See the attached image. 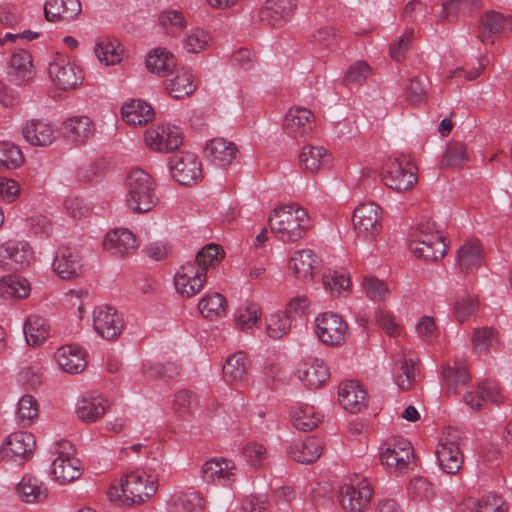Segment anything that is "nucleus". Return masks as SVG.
I'll use <instances>...</instances> for the list:
<instances>
[{"mask_svg":"<svg viewBox=\"0 0 512 512\" xmlns=\"http://www.w3.org/2000/svg\"><path fill=\"white\" fill-rule=\"evenodd\" d=\"M268 222L272 233L286 243L300 240L310 229L307 210L296 203L274 208Z\"/></svg>","mask_w":512,"mask_h":512,"instance_id":"obj_1","label":"nucleus"},{"mask_svg":"<svg viewBox=\"0 0 512 512\" xmlns=\"http://www.w3.org/2000/svg\"><path fill=\"white\" fill-rule=\"evenodd\" d=\"M126 204L134 213L151 211L158 203L155 182L145 170L136 168L126 177Z\"/></svg>","mask_w":512,"mask_h":512,"instance_id":"obj_2","label":"nucleus"},{"mask_svg":"<svg viewBox=\"0 0 512 512\" xmlns=\"http://www.w3.org/2000/svg\"><path fill=\"white\" fill-rule=\"evenodd\" d=\"M122 502L127 506L149 500L157 491V480L145 472L134 471L121 480Z\"/></svg>","mask_w":512,"mask_h":512,"instance_id":"obj_3","label":"nucleus"},{"mask_svg":"<svg viewBox=\"0 0 512 512\" xmlns=\"http://www.w3.org/2000/svg\"><path fill=\"white\" fill-rule=\"evenodd\" d=\"M461 440L462 433L450 427L437 446L436 456L439 466L449 475L457 474L462 468L464 456L460 448Z\"/></svg>","mask_w":512,"mask_h":512,"instance_id":"obj_4","label":"nucleus"},{"mask_svg":"<svg viewBox=\"0 0 512 512\" xmlns=\"http://www.w3.org/2000/svg\"><path fill=\"white\" fill-rule=\"evenodd\" d=\"M315 332L318 339L329 347H339L349 337L348 324L333 312H324L315 319Z\"/></svg>","mask_w":512,"mask_h":512,"instance_id":"obj_5","label":"nucleus"},{"mask_svg":"<svg viewBox=\"0 0 512 512\" xmlns=\"http://www.w3.org/2000/svg\"><path fill=\"white\" fill-rule=\"evenodd\" d=\"M417 168L409 161L390 159L382 174L384 184L397 192L412 189L417 183Z\"/></svg>","mask_w":512,"mask_h":512,"instance_id":"obj_6","label":"nucleus"},{"mask_svg":"<svg viewBox=\"0 0 512 512\" xmlns=\"http://www.w3.org/2000/svg\"><path fill=\"white\" fill-rule=\"evenodd\" d=\"M169 167L175 181L182 186H192L202 179V167L196 154L176 152L170 157Z\"/></svg>","mask_w":512,"mask_h":512,"instance_id":"obj_7","label":"nucleus"},{"mask_svg":"<svg viewBox=\"0 0 512 512\" xmlns=\"http://www.w3.org/2000/svg\"><path fill=\"white\" fill-rule=\"evenodd\" d=\"M380 459L387 468H393L402 473L413 462L414 450L407 439L396 437L383 444Z\"/></svg>","mask_w":512,"mask_h":512,"instance_id":"obj_8","label":"nucleus"},{"mask_svg":"<svg viewBox=\"0 0 512 512\" xmlns=\"http://www.w3.org/2000/svg\"><path fill=\"white\" fill-rule=\"evenodd\" d=\"M206 281L205 268H201L199 264L192 261L183 264L174 277L177 292L188 298L198 294L203 289Z\"/></svg>","mask_w":512,"mask_h":512,"instance_id":"obj_9","label":"nucleus"},{"mask_svg":"<svg viewBox=\"0 0 512 512\" xmlns=\"http://www.w3.org/2000/svg\"><path fill=\"white\" fill-rule=\"evenodd\" d=\"M48 72L51 80L62 90L75 88L83 80L81 69L63 54H56Z\"/></svg>","mask_w":512,"mask_h":512,"instance_id":"obj_10","label":"nucleus"},{"mask_svg":"<svg viewBox=\"0 0 512 512\" xmlns=\"http://www.w3.org/2000/svg\"><path fill=\"white\" fill-rule=\"evenodd\" d=\"M94 330L106 340L118 338L124 328L122 316L110 305H101L93 312Z\"/></svg>","mask_w":512,"mask_h":512,"instance_id":"obj_11","label":"nucleus"},{"mask_svg":"<svg viewBox=\"0 0 512 512\" xmlns=\"http://www.w3.org/2000/svg\"><path fill=\"white\" fill-rule=\"evenodd\" d=\"M372 488L367 479H357V482L344 484L339 490V502L343 509L349 512H361L370 502Z\"/></svg>","mask_w":512,"mask_h":512,"instance_id":"obj_12","label":"nucleus"},{"mask_svg":"<svg viewBox=\"0 0 512 512\" xmlns=\"http://www.w3.org/2000/svg\"><path fill=\"white\" fill-rule=\"evenodd\" d=\"M380 207L373 203L357 206L353 214V224L359 235L365 239L374 238L382 229Z\"/></svg>","mask_w":512,"mask_h":512,"instance_id":"obj_13","label":"nucleus"},{"mask_svg":"<svg viewBox=\"0 0 512 512\" xmlns=\"http://www.w3.org/2000/svg\"><path fill=\"white\" fill-rule=\"evenodd\" d=\"M145 143L154 151L169 152L176 150L183 143L180 129L172 125H161L145 132Z\"/></svg>","mask_w":512,"mask_h":512,"instance_id":"obj_14","label":"nucleus"},{"mask_svg":"<svg viewBox=\"0 0 512 512\" xmlns=\"http://www.w3.org/2000/svg\"><path fill=\"white\" fill-rule=\"evenodd\" d=\"M297 0H267L259 12L260 21L271 27H281L294 14Z\"/></svg>","mask_w":512,"mask_h":512,"instance_id":"obj_15","label":"nucleus"},{"mask_svg":"<svg viewBox=\"0 0 512 512\" xmlns=\"http://www.w3.org/2000/svg\"><path fill=\"white\" fill-rule=\"evenodd\" d=\"M34 448L35 439L31 433L16 432L7 437L0 450L3 458L24 461L33 453Z\"/></svg>","mask_w":512,"mask_h":512,"instance_id":"obj_16","label":"nucleus"},{"mask_svg":"<svg viewBox=\"0 0 512 512\" xmlns=\"http://www.w3.org/2000/svg\"><path fill=\"white\" fill-rule=\"evenodd\" d=\"M470 374L464 360H454L442 366V385L444 393L455 395L459 389L465 387L470 381Z\"/></svg>","mask_w":512,"mask_h":512,"instance_id":"obj_17","label":"nucleus"},{"mask_svg":"<svg viewBox=\"0 0 512 512\" xmlns=\"http://www.w3.org/2000/svg\"><path fill=\"white\" fill-rule=\"evenodd\" d=\"M53 270L61 279L76 278L83 271L82 257L70 247L61 246L54 258Z\"/></svg>","mask_w":512,"mask_h":512,"instance_id":"obj_18","label":"nucleus"},{"mask_svg":"<svg viewBox=\"0 0 512 512\" xmlns=\"http://www.w3.org/2000/svg\"><path fill=\"white\" fill-rule=\"evenodd\" d=\"M33 258L30 245L26 242L8 240L0 245V267L15 264V269L26 267Z\"/></svg>","mask_w":512,"mask_h":512,"instance_id":"obj_19","label":"nucleus"},{"mask_svg":"<svg viewBox=\"0 0 512 512\" xmlns=\"http://www.w3.org/2000/svg\"><path fill=\"white\" fill-rule=\"evenodd\" d=\"M314 114L306 108H291L286 114L284 129L293 138L307 137L313 129Z\"/></svg>","mask_w":512,"mask_h":512,"instance_id":"obj_20","label":"nucleus"},{"mask_svg":"<svg viewBox=\"0 0 512 512\" xmlns=\"http://www.w3.org/2000/svg\"><path fill=\"white\" fill-rule=\"evenodd\" d=\"M103 246L112 255L125 256L137 249L138 242L129 229L117 228L107 233Z\"/></svg>","mask_w":512,"mask_h":512,"instance_id":"obj_21","label":"nucleus"},{"mask_svg":"<svg viewBox=\"0 0 512 512\" xmlns=\"http://www.w3.org/2000/svg\"><path fill=\"white\" fill-rule=\"evenodd\" d=\"M61 131L66 140L75 145H82L92 138L95 127L89 117L75 116L63 122Z\"/></svg>","mask_w":512,"mask_h":512,"instance_id":"obj_22","label":"nucleus"},{"mask_svg":"<svg viewBox=\"0 0 512 512\" xmlns=\"http://www.w3.org/2000/svg\"><path fill=\"white\" fill-rule=\"evenodd\" d=\"M505 30H512V17H505L496 11H488L481 18L478 38L485 43H494V37Z\"/></svg>","mask_w":512,"mask_h":512,"instance_id":"obj_23","label":"nucleus"},{"mask_svg":"<svg viewBox=\"0 0 512 512\" xmlns=\"http://www.w3.org/2000/svg\"><path fill=\"white\" fill-rule=\"evenodd\" d=\"M338 397L343 408L351 413H358L366 406L367 393L355 380L341 384Z\"/></svg>","mask_w":512,"mask_h":512,"instance_id":"obj_24","label":"nucleus"},{"mask_svg":"<svg viewBox=\"0 0 512 512\" xmlns=\"http://www.w3.org/2000/svg\"><path fill=\"white\" fill-rule=\"evenodd\" d=\"M80 12L79 0H48L44 6L45 18L50 22L71 21Z\"/></svg>","mask_w":512,"mask_h":512,"instance_id":"obj_25","label":"nucleus"},{"mask_svg":"<svg viewBox=\"0 0 512 512\" xmlns=\"http://www.w3.org/2000/svg\"><path fill=\"white\" fill-rule=\"evenodd\" d=\"M234 467L229 466L226 459H211L206 461L201 469L202 479L207 483L229 485L235 481Z\"/></svg>","mask_w":512,"mask_h":512,"instance_id":"obj_26","label":"nucleus"},{"mask_svg":"<svg viewBox=\"0 0 512 512\" xmlns=\"http://www.w3.org/2000/svg\"><path fill=\"white\" fill-rule=\"evenodd\" d=\"M55 359L59 366L70 374L82 372L87 365L85 353L75 345H65L59 348L55 353Z\"/></svg>","mask_w":512,"mask_h":512,"instance_id":"obj_27","label":"nucleus"},{"mask_svg":"<svg viewBox=\"0 0 512 512\" xmlns=\"http://www.w3.org/2000/svg\"><path fill=\"white\" fill-rule=\"evenodd\" d=\"M205 152L213 163L226 167L232 163L238 149L233 142H228L224 138H214L207 143Z\"/></svg>","mask_w":512,"mask_h":512,"instance_id":"obj_28","label":"nucleus"},{"mask_svg":"<svg viewBox=\"0 0 512 512\" xmlns=\"http://www.w3.org/2000/svg\"><path fill=\"white\" fill-rule=\"evenodd\" d=\"M16 493L25 503H38L47 498L46 485L33 475H24L16 486Z\"/></svg>","mask_w":512,"mask_h":512,"instance_id":"obj_29","label":"nucleus"},{"mask_svg":"<svg viewBox=\"0 0 512 512\" xmlns=\"http://www.w3.org/2000/svg\"><path fill=\"white\" fill-rule=\"evenodd\" d=\"M22 133L26 141L33 146H47L56 139L53 127L41 120L27 122Z\"/></svg>","mask_w":512,"mask_h":512,"instance_id":"obj_30","label":"nucleus"},{"mask_svg":"<svg viewBox=\"0 0 512 512\" xmlns=\"http://www.w3.org/2000/svg\"><path fill=\"white\" fill-rule=\"evenodd\" d=\"M9 67L10 74L19 82L28 83L36 76L32 56L25 49H18L12 53Z\"/></svg>","mask_w":512,"mask_h":512,"instance_id":"obj_31","label":"nucleus"},{"mask_svg":"<svg viewBox=\"0 0 512 512\" xmlns=\"http://www.w3.org/2000/svg\"><path fill=\"white\" fill-rule=\"evenodd\" d=\"M322 450V442L318 438L307 437L305 440L291 445L288 453L293 460L310 464L319 459Z\"/></svg>","mask_w":512,"mask_h":512,"instance_id":"obj_32","label":"nucleus"},{"mask_svg":"<svg viewBox=\"0 0 512 512\" xmlns=\"http://www.w3.org/2000/svg\"><path fill=\"white\" fill-rule=\"evenodd\" d=\"M123 120L131 126H143L154 117L153 108L141 100H131L121 109Z\"/></svg>","mask_w":512,"mask_h":512,"instance_id":"obj_33","label":"nucleus"},{"mask_svg":"<svg viewBox=\"0 0 512 512\" xmlns=\"http://www.w3.org/2000/svg\"><path fill=\"white\" fill-rule=\"evenodd\" d=\"M299 158L301 167L310 173H315L331 163V154L320 146H304Z\"/></svg>","mask_w":512,"mask_h":512,"instance_id":"obj_34","label":"nucleus"},{"mask_svg":"<svg viewBox=\"0 0 512 512\" xmlns=\"http://www.w3.org/2000/svg\"><path fill=\"white\" fill-rule=\"evenodd\" d=\"M298 373L299 379L311 390L322 387L330 377L328 367L319 359H315L309 365L304 364L303 368L298 370Z\"/></svg>","mask_w":512,"mask_h":512,"instance_id":"obj_35","label":"nucleus"},{"mask_svg":"<svg viewBox=\"0 0 512 512\" xmlns=\"http://www.w3.org/2000/svg\"><path fill=\"white\" fill-rule=\"evenodd\" d=\"M107 400L97 397H84L76 407V413L79 419L85 423H92L101 418L107 411Z\"/></svg>","mask_w":512,"mask_h":512,"instance_id":"obj_36","label":"nucleus"},{"mask_svg":"<svg viewBox=\"0 0 512 512\" xmlns=\"http://www.w3.org/2000/svg\"><path fill=\"white\" fill-rule=\"evenodd\" d=\"M31 291L27 279L18 275H7L0 279V298L5 300L26 298Z\"/></svg>","mask_w":512,"mask_h":512,"instance_id":"obj_37","label":"nucleus"},{"mask_svg":"<svg viewBox=\"0 0 512 512\" xmlns=\"http://www.w3.org/2000/svg\"><path fill=\"white\" fill-rule=\"evenodd\" d=\"M250 364L248 356L242 351L230 355L223 366L225 380L229 383L244 380L250 368Z\"/></svg>","mask_w":512,"mask_h":512,"instance_id":"obj_38","label":"nucleus"},{"mask_svg":"<svg viewBox=\"0 0 512 512\" xmlns=\"http://www.w3.org/2000/svg\"><path fill=\"white\" fill-rule=\"evenodd\" d=\"M317 263L316 254L310 249L295 251L290 259V268L295 276L301 280L313 278L315 264Z\"/></svg>","mask_w":512,"mask_h":512,"instance_id":"obj_39","label":"nucleus"},{"mask_svg":"<svg viewBox=\"0 0 512 512\" xmlns=\"http://www.w3.org/2000/svg\"><path fill=\"white\" fill-rule=\"evenodd\" d=\"M52 474L61 484L70 483L81 476V462L76 457L56 458L52 463Z\"/></svg>","mask_w":512,"mask_h":512,"instance_id":"obj_40","label":"nucleus"},{"mask_svg":"<svg viewBox=\"0 0 512 512\" xmlns=\"http://www.w3.org/2000/svg\"><path fill=\"white\" fill-rule=\"evenodd\" d=\"M457 261L463 272H469L481 266L483 254L478 241L465 242L457 252Z\"/></svg>","mask_w":512,"mask_h":512,"instance_id":"obj_41","label":"nucleus"},{"mask_svg":"<svg viewBox=\"0 0 512 512\" xmlns=\"http://www.w3.org/2000/svg\"><path fill=\"white\" fill-rule=\"evenodd\" d=\"M165 89L175 99H183L192 95L196 89L194 76L188 71L178 72L174 78L164 82Z\"/></svg>","mask_w":512,"mask_h":512,"instance_id":"obj_42","label":"nucleus"},{"mask_svg":"<svg viewBox=\"0 0 512 512\" xmlns=\"http://www.w3.org/2000/svg\"><path fill=\"white\" fill-rule=\"evenodd\" d=\"M394 381L399 389L408 391L412 389L416 381V368L412 359H407L405 355H401L395 360L394 368Z\"/></svg>","mask_w":512,"mask_h":512,"instance_id":"obj_43","label":"nucleus"},{"mask_svg":"<svg viewBox=\"0 0 512 512\" xmlns=\"http://www.w3.org/2000/svg\"><path fill=\"white\" fill-rule=\"evenodd\" d=\"M171 512H203L204 500L197 492H176L169 502Z\"/></svg>","mask_w":512,"mask_h":512,"instance_id":"obj_44","label":"nucleus"},{"mask_svg":"<svg viewBox=\"0 0 512 512\" xmlns=\"http://www.w3.org/2000/svg\"><path fill=\"white\" fill-rule=\"evenodd\" d=\"M176 66L174 56L161 48H155L146 58V67L159 76L165 77L171 73Z\"/></svg>","mask_w":512,"mask_h":512,"instance_id":"obj_45","label":"nucleus"},{"mask_svg":"<svg viewBox=\"0 0 512 512\" xmlns=\"http://www.w3.org/2000/svg\"><path fill=\"white\" fill-rule=\"evenodd\" d=\"M50 327L45 318L30 315L24 324L26 341L31 346L40 345L49 337Z\"/></svg>","mask_w":512,"mask_h":512,"instance_id":"obj_46","label":"nucleus"},{"mask_svg":"<svg viewBox=\"0 0 512 512\" xmlns=\"http://www.w3.org/2000/svg\"><path fill=\"white\" fill-rule=\"evenodd\" d=\"M469 160L467 145L464 142L452 140L445 149L441 160V168H460Z\"/></svg>","mask_w":512,"mask_h":512,"instance_id":"obj_47","label":"nucleus"},{"mask_svg":"<svg viewBox=\"0 0 512 512\" xmlns=\"http://www.w3.org/2000/svg\"><path fill=\"white\" fill-rule=\"evenodd\" d=\"M198 307L203 317L215 320L225 315L227 301L222 294L214 292L203 297Z\"/></svg>","mask_w":512,"mask_h":512,"instance_id":"obj_48","label":"nucleus"},{"mask_svg":"<svg viewBox=\"0 0 512 512\" xmlns=\"http://www.w3.org/2000/svg\"><path fill=\"white\" fill-rule=\"evenodd\" d=\"M436 237L437 241H444V237L441 235L440 231L436 229L435 222L430 219L423 220L410 233V248L425 243L432 244L431 242H434V238Z\"/></svg>","mask_w":512,"mask_h":512,"instance_id":"obj_49","label":"nucleus"},{"mask_svg":"<svg viewBox=\"0 0 512 512\" xmlns=\"http://www.w3.org/2000/svg\"><path fill=\"white\" fill-rule=\"evenodd\" d=\"M39 416V404L32 395H24L18 402L17 419L23 426H30Z\"/></svg>","mask_w":512,"mask_h":512,"instance_id":"obj_50","label":"nucleus"},{"mask_svg":"<svg viewBox=\"0 0 512 512\" xmlns=\"http://www.w3.org/2000/svg\"><path fill=\"white\" fill-rule=\"evenodd\" d=\"M291 420L293 426L302 431H312L318 426L321 419L312 407L297 408L291 413Z\"/></svg>","mask_w":512,"mask_h":512,"instance_id":"obj_51","label":"nucleus"},{"mask_svg":"<svg viewBox=\"0 0 512 512\" xmlns=\"http://www.w3.org/2000/svg\"><path fill=\"white\" fill-rule=\"evenodd\" d=\"M425 243L420 246H412L410 250L419 259L425 261H437L444 257L447 251V245L445 241H437V237L434 238V242Z\"/></svg>","mask_w":512,"mask_h":512,"instance_id":"obj_52","label":"nucleus"},{"mask_svg":"<svg viewBox=\"0 0 512 512\" xmlns=\"http://www.w3.org/2000/svg\"><path fill=\"white\" fill-rule=\"evenodd\" d=\"M24 162V156L16 145L11 142L0 143V169H16Z\"/></svg>","mask_w":512,"mask_h":512,"instance_id":"obj_53","label":"nucleus"},{"mask_svg":"<svg viewBox=\"0 0 512 512\" xmlns=\"http://www.w3.org/2000/svg\"><path fill=\"white\" fill-rule=\"evenodd\" d=\"M95 54L98 60L107 66L114 65L121 61L119 44L109 39L101 40L96 43Z\"/></svg>","mask_w":512,"mask_h":512,"instance_id":"obj_54","label":"nucleus"},{"mask_svg":"<svg viewBox=\"0 0 512 512\" xmlns=\"http://www.w3.org/2000/svg\"><path fill=\"white\" fill-rule=\"evenodd\" d=\"M224 258V251L221 246L216 244H208L202 248L193 262L199 264L201 268H205V272L211 267L218 265Z\"/></svg>","mask_w":512,"mask_h":512,"instance_id":"obj_55","label":"nucleus"},{"mask_svg":"<svg viewBox=\"0 0 512 512\" xmlns=\"http://www.w3.org/2000/svg\"><path fill=\"white\" fill-rule=\"evenodd\" d=\"M372 73L371 66L365 61H356L347 69L343 83L346 86L362 85Z\"/></svg>","mask_w":512,"mask_h":512,"instance_id":"obj_56","label":"nucleus"},{"mask_svg":"<svg viewBox=\"0 0 512 512\" xmlns=\"http://www.w3.org/2000/svg\"><path fill=\"white\" fill-rule=\"evenodd\" d=\"M291 320L285 313H274L266 320V330L269 337L279 339L285 335L291 327Z\"/></svg>","mask_w":512,"mask_h":512,"instance_id":"obj_57","label":"nucleus"},{"mask_svg":"<svg viewBox=\"0 0 512 512\" xmlns=\"http://www.w3.org/2000/svg\"><path fill=\"white\" fill-rule=\"evenodd\" d=\"M323 285L333 296H339L350 287V278L337 271L328 272L323 275Z\"/></svg>","mask_w":512,"mask_h":512,"instance_id":"obj_58","label":"nucleus"},{"mask_svg":"<svg viewBox=\"0 0 512 512\" xmlns=\"http://www.w3.org/2000/svg\"><path fill=\"white\" fill-rule=\"evenodd\" d=\"M409 495L418 501H429L435 493L432 484L424 477H415L408 487Z\"/></svg>","mask_w":512,"mask_h":512,"instance_id":"obj_59","label":"nucleus"},{"mask_svg":"<svg viewBox=\"0 0 512 512\" xmlns=\"http://www.w3.org/2000/svg\"><path fill=\"white\" fill-rule=\"evenodd\" d=\"M472 342L476 351H485L498 343L497 332L493 328H477L474 330Z\"/></svg>","mask_w":512,"mask_h":512,"instance_id":"obj_60","label":"nucleus"},{"mask_svg":"<svg viewBox=\"0 0 512 512\" xmlns=\"http://www.w3.org/2000/svg\"><path fill=\"white\" fill-rule=\"evenodd\" d=\"M364 291L371 300L383 301L389 293L388 287L385 282L379 280L374 276H365L363 279Z\"/></svg>","mask_w":512,"mask_h":512,"instance_id":"obj_61","label":"nucleus"},{"mask_svg":"<svg viewBox=\"0 0 512 512\" xmlns=\"http://www.w3.org/2000/svg\"><path fill=\"white\" fill-rule=\"evenodd\" d=\"M210 35L199 28L190 32L185 39V49L190 53H200L208 47Z\"/></svg>","mask_w":512,"mask_h":512,"instance_id":"obj_62","label":"nucleus"},{"mask_svg":"<svg viewBox=\"0 0 512 512\" xmlns=\"http://www.w3.org/2000/svg\"><path fill=\"white\" fill-rule=\"evenodd\" d=\"M260 315L259 306L257 304H250L246 307L245 311L240 312L236 316L235 321L241 330L248 331L258 324Z\"/></svg>","mask_w":512,"mask_h":512,"instance_id":"obj_63","label":"nucleus"},{"mask_svg":"<svg viewBox=\"0 0 512 512\" xmlns=\"http://www.w3.org/2000/svg\"><path fill=\"white\" fill-rule=\"evenodd\" d=\"M508 506L503 498L495 493L484 495L477 504V512H507Z\"/></svg>","mask_w":512,"mask_h":512,"instance_id":"obj_64","label":"nucleus"}]
</instances>
